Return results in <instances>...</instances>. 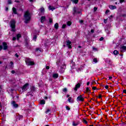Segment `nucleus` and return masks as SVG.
I'll return each instance as SVG.
<instances>
[{
  "label": "nucleus",
  "instance_id": "7",
  "mask_svg": "<svg viewBox=\"0 0 126 126\" xmlns=\"http://www.w3.org/2000/svg\"><path fill=\"white\" fill-rule=\"evenodd\" d=\"M74 13L73 14H79L81 13V11H78V9H76V7H74L73 8Z\"/></svg>",
  "mask_w": 126,
  "mask_h": 126
},
{
  "label": "nucleus",
  "instance_id": "6",
  "mask_svg": "<svg viewBox=\"0 0 126 126\" xmlns=\"http://www.w3.org/2000/svg\"><path fill=\"white\" fill-rule=\"evenodd\" d=\"M27 65H33L34 64V63L33 62L30 61L29 59H28L26 62Z\"/></svg>",
  "mask_w": 126,
  "mask_h": 126
},
{
  "label": "nucleus",
  "instance_id": "8",
  "mask_svg": "<svg viewBox=\"0 0 126 126\" xmlns=\"http://www.w3.org/2000/svg\"><path fill=\"white\" fill-rule=\"evenodd\" d=\"M66 45L69 49H71V41L69 40L66 41Z\"/></svg>",
  "mask_w": 126,
  "mask_h": 126
},
{
  "label": "nucleus",
  "instance_id": "29",
  "mask_svg": "<svg viewBox=\"0 0 126 126\" xmlns=\"http://www.w3.org/2000/svg\"><path fill=\"white\" fill-rule=\"evenodd\" d=\"M78 125H79V123H74V122H73L72 125H73V126H78Z\"/></svg>",
  "mask_w": 126,
  "mask_h": 126
},
{
  "label": "nucleus",
  "instance_id": "31",
  "mask_svg": "<svg viewBox=\"0 0 126 126\" xmlns=\"http://www.w3.org/2000/svg\"><path fill=\"white\" fill-rule=\"evenodd\" d=\"M36 39H37V36L34 35V36H33V41H35V42H36Z\"/></svg>",
  "mask_w": 126,
  "mask_h": 126
},
{
  "label": "nucleus",
  "instance_id": "12",
  "mask_svg": "<svg viewBox=\"0 0 126 126\" xmlns=\"http://www.w3.org/2000/svg\"><path fill=\"white\" fill-rule=\"evenodd\" d=\"M109 8H110V9H111L112 10H114V9H117V6H114V5H109Z\"/></svg>",
  "mask_w": 126,
  "mask_h": 126
},
{
  "label": "nucleus",
  "instance_id": "9",
  "mask_svg": "<svg viewBox=\"0 0 126 126\" xmlns=\"http://www.w3.org/2000/svg\"><path fill=\"white\" fill-rule=\"evenodd\" d=\"M11 104L12 105L13 107H14V108H18L19 105L18 104H16V103L15 102V101H13L11 102Z\"/></svg>",
  "mask_w": 126,
  "mask_h": 126
},
{
  "label": "nucleus",
  "instance_id": "42",
  "mask_svg": "<svg viewBox=\"0 0 126 126\" xmlns=\"http://www.w3.org/2000/svg\"><path fill=\"white\" fill-rule=\"evenodd\" d=\"M97 8L96 7H94V11H96L97 10Z\"/></svg>",
  "mask_w": 126,
  "mask_h": 126
},
{
  "label": "nucleus",
  "instance_id": "55",
  "mask_svg": "<svg viewBox=\"0 0 126 126\" xmlns=\"http://www.w3.org/2000/svg\"><path fill=\"white\" fill-rule=\"evenodd\" d=\"M113 78V77L112 76H109V79L110 80H111V79H112Z\"/></svg>",
  "mask_w": 126,
  "mask_h": 126
},
{
  "label": "nucleus",
  "instance_id": "35",
  "mask_svg": "<svg viewBox=\"0 0 126 126\" xmlns=\"http://www.w3.org/2000/svg\"><path fill=\"white\" fill-rule=\"evenodd\" d=\"M65 108H66V110H67L68 111H69V110H70V108L68 106H66Z\"/></svg>",
  "mask_w": 126,
  "mask_h": 126
},
{
  "label": "nucleus",
  "instance_id": "21",
  "mask_svg": "<svg viewBox=\"0 0 126 126\" xmlns=\"http://www.w3.org/2000/svg\"><path fill=\"white\" fill-rule=\"evenodd\" d=\"M71 1L75 4L78 3V0H71Z\"/></svg>",
  "mask_w": 126,
  "mask_h": 126
},
{
  "label": "nucleus",
  "instance_id": "13",
  "mask_svg": "<svg viewBox=\"0 0 126 126\" xmlns=\"http://www.w3.org/2000/svg\"><path fill=\"white\" fill-rule=\"evenodd\" d=\"M48 8H49V10H52V11H53L54 10V9H56V7H55L53 6H51V5H50L49 6Z\"/></svg>",
  "mask_w": 126,
  "mask_h": 126
},
{
  "label": "nucleus",
  "instance_id": "58",
  "mask_svg": "<svg viewBox=\"0 0 126 126\" xmlns=\"http://www.w3.org/2000/svg\"><path fill=\"white\" fill-rule=\"evenodd\" d=\"M15 57H16L17 58H18L19 56L17 55V53H16L15 55Z\"/></svg>",
  "mask_w": 126,
  "mask_h": 126
},
{
  "label": "nucleus",
  "instance_id": "16",
  "mask_svg": "<svg viewBox=\"0 0 126 126\" xmlns=\"http://www.w3.org/2000/svg\"><path fill=\"white\" fill-rule=\"evenodd\" d=\"M53 77L54 78H58V77H59V74H58V73L53 74Z\"/></svg>",
  "mask_w": 126,
  "mask_h": 126
},
{
  "label": "nucleus",
  "instance_id": "4",
  "mask_svg": "<svg viewBox=\"0 0 126 126\" xmlns=\"http://www.w3.org/2000/svg\"><path fill=\"white\" fill-rule=\"evenodd\" d=\"M76 100L77 102H83V101H84V98H83L82 95H80L77 97Z\"/></svg>",
  "mask_w": 126,
  "mask_h": 126
},
{
  "label": "nucleus",
  "instance_id": "14",
  "mask_svg": "<svg viewBox=\"0 0 126 126\" xmlns=\"http://www.w3.org/2000/svg\"><path fill=\"white\" fill-rule=\"evenodd\" d=\"M41 22V23H43L45 20H46V17L45 16H42L40 18Z\"/></svg>",
  "mask_w": 126,
  "mask_h": 126
},
{
  "label": "nucleus",
  "instance_id": "27",
  "mask_svg": "<svg viewBox=\"0 0 126 126\" xmlns=\"http://www.w3.org/2000/svg\"><path fill=\"white\" fill-rule=\"evenodd\" d=\"M19 38H21V34H18L17 35V38L18 39V40H19Z\"/></svg>",
  "mask_w": 126,
  "mask_h": 126
},
{
  "label": "nucleus",
  "instance_id": "19",
  "mask_svg": "<svg viewBox=\"0 0 126 126\" xmlns=\"http://www.w3.org/2000/svg\"><path fill=\"white\" fill-rule=\"evenodd\" d=\"M12 10H13V12L15 14H17V11L16 10V8H15V7H13Z\"/></svg>",
  "mask_w": 126,
  "mask_h": 126
},
{
  "label": "nucleus",
  "instance_id": "41",
  "mask_svg": "<svg viewBox=\"0 0 126 126\" xmlns=\"http://www.w3.org/2000/svg\"><path fill=\"white\" fill-rule=\"evenodd\" d=\"M103 40H104V37H100L99 39V41H103Z\"/></svg>",
  "mask_w": 126,
  "mask_h": 126
},
{
  "label": "nucleus",
  "instance_id": "64",
  "mask_svg": "<svg viewBox=\"0 0 126 126\" xmlns=\"http://www.w3.org/2000/svg\"><path fill=\"white\" fill-rule=\"evenodd\" d=\"M44 99H45L46 100H47V99H48V97H47V96H45V97H44Z\"/></svg>",
  "mask_w": 126,
  "mask_h": 126
},
{
  "label": "nucleus",
  "instance_id": "1",
  "mask_svg": "<svg viewBox=\"0 0 126 126\" xmlns=\"http://www.w3.org/2000/svg\"><path fill=\"white\" fill-rule=\"evenodd\" d=\"M24 17L25 19V22L26 23H28V22L30 21V19H31V15H30V13H29V11H27L25 13Z\"/></svg>",
  "mask_w": 126,
  "mask_h": 126
},
{
  "label": "nucleus",
  "instance_id": "39",
  "mask_svg": "<svg viewBox=\"0 0 126 126\" xmlns=\"http://www.w3.org/2000/svg\"><path fill=\"white\" fill-rule=\"evenodd\" d=\"M53 22V19H49V23H52Z\"/></svg>",
  "mask_w": 126,
  "mask_h": 126
},
{
  "label": "nucleus",
  "instance_id": "5",
  "mask_svg": "<svg viewBox=\"0 0 126 126\" xmlns=\"http://www.w3.org/2000/svg\"><path fill=\"white\" fill-rule=\"evenodd\" d=\"M120 52L121 53H125V52H126V46L125 45H121Z\"/></svg>",
  "mask_w": 126,
  "mask_h": 126
},
{
  "label": "nucleus",
  "instance_id": "2",
  "mask_svg": "<svg viewBox=\"0 0 126 126\" xmlns=\"http://www.w3.org/2000/svg\"><path fill=\"white\" fill-rule=\"evenodd\" d=\"M28 87H29V84L28 83L25 84L22 88V91L20 92L21 93H23V92H25V91H27V90L28 89Z\"/></svg>",
  "mask_w": 126,
  "mask_h": 126
},
{
  "label": "nucleus",
  "instance_id": "53",
  "mask_svg": "<svg viewBox=\"0 0 126 126\" xmlns=\"http://www.w3.org/2000/svg\"><path fill=\"white\" fill-rule=\"evenodd\" d=\"M2 50V46L1 45H0V51Z\"/></svg>",
  "mask_w": 126,
  "mask_h": 126
},
{
  "label": "nucleus",
  "instance_id": "61",
  "mask_svg": "<svg viewBox=\"0 0 126 126\" xmlns=\"http://www.w3.org/2000/svg\"><path fill=\"white\" fill-rule=\"evenodd\" d=\"M89 84H90V82H88L87 83V85H89Z\"/></svg>",
  "mask_w": 126,
  "mask_h": 126
},
{
  "label": "nucleus",
  "instance_id": "51",
  "mask_svg": "<svg viewBox=\"0 0 126 126\" xmlns=\"http://www.w3.org/2000/svg\"><path fill=\"white\" fill-rule=\"evenodd\" d=\"M109 12H110V10H107L106 11V12H105V13L107 14V13H109Z\"/></svg>",
  "mask_w": 126,
  "mask_h": 126
},
{
  "label": "nucleus",
  "instance_id": "46",
  "mask_svg": "<svg viewBox=\"0 0 126 126\" xmlns=\"http://www.w3.org/2000/svg\"><path fill=\"white\" fill-rule=\"evenodd\" d=\"M11 73H12V74H14V73H15V71H14V70H12V71H11Z\"/></svg>",
  "mask_w": 126,
  "mask_h": 126
},
{
  "label": "nucleus",
  "instance_id": "22",
  "mask_svg": "<svg viewBox=\"0 0 126 126\" xmlns=\"http://www.w3.org/2000/svg\"><path fill=\"white\" fill-rule=\"evenodd\" d=\"M93 63H98V59L94 58L93 59Z\"/></svg>",
  "mask_w": 126,
  "mask_h": 126
},
{
  "label": "nucleus",
  "instance_id": "57",
  "mask_svg": "<svg viewBox=\"0 0 126 126\" xmlns=\"http://www.w3.org/2000/svg\"><path fill=\"white\" fill-rule=\"evenodd\" d=\"M104 23H107V20L104 19Z\"/></svg>",
  "mask_w": 126,
  "mask_h": 126
},
{
  "label": "nucleus",
  "instance_id": "36",
  "mask_svg": "<svg viewBox=\"0 0 126 126\" xmlns=\"http://www.w3.org/2000/svg\"><path fill=\"white\" fill-rule=\"evenodd\" d=\"M66 91H67V89L65 88L63 89V92H66Z\"/></svg>",
  "mask_w": 126,
  "mask_h": 126
},
{
  "label": "nucleus",
  "instance_id": "40",
  "mask_svg": "<svg viewBox=\"0 0 126 126\" xmlns=\"http://www.w3.org/2000/svg\"><path fill=\"white\" fill-rule=\"evenodd\" d=\"M102 98V95L101 94H99L98 95V98L101 99Z\"/></svg>",
  "mask_w": 126,
  "mask_h": 126
},
{
  "label": "nucleus",
  "instance_id": "28",
  "mask_svg": "<svg viewBox=\"0 0 126 126\" xmlns=\"http://www.w3.org/2000/svg\"><path fill=\"white\" fill-rule=\"evenodd\" d=\"M67 25L68 26H70V25H71V22H70V21H68V22H67Z\"/></svg>",
  "mask_w": 126,
  "mask_h": 126
},
{
  "label": "nucleus",
  "instance_id": "20",
  "mask_svg": "<svg viewBox=\"0 0 126 126\" xmlns=\"http://www.w3.org/2000/svg\"><path fill=\"white\" fill-rule=\"evenodd\" d=\"M54 28H55L56 30L59 29V23H56L54 25Z\"/></svg>",
  "mask_w": 126,
  "mask_h": 126
},
{
  "label": "nucleus",
  "instance_id": "45",
  "mask_svg": "<svg viewBox=\"0 0 126 126\" xmlns=\"http://www.w3.org/2000/svg\"><path fill=\"white\" fill-rule=\"evenodd\" d=\"M121 16H123V17H126V14H124L122 15Z\"/></svg>",
  "mask_w": 126,
  "mask_h": 126
},
{
  "label": "nucleus",
  "instance_id": "48",
  "mask_svg": "<svg viewBox=\"0 0 126 126\" xmlns=\"http://www.w3.org/2000/svg\"><path fill=\"white\" fill-rule=\"evenodd\" d=\"M105 89H108V88H109V86H108V85L105 86Z\"/></svg>",
  "mask_w": 126,
  "mask_h": 126
},
{
  "label": "nucleus",
  "instance_id": "25",
  "mask_svg": "<svg viewBox=\"0 0 126 126\" xmlns=\"http://www.w3.org/2000/svg\"><path fill=\"white\" fill-rule=\"evenodd\" d=\"M18 118L19 121H20L23 118V116L22 115H19L18 116Z\"/></svg>",
  "mask_w": 126,
  "mask_h": 126
},
{
  "label": "nucleus",
  "instance_id": "37",
  "mask_svg": "<svg viewBox=\"0 0 126 126\" xmlns=\"http://www.w3.org/2000/svg\"><path fill=\"white\" fill-rule=\"evenodd\" d=\"M83 122H84V124H86V125H87V124L88 123L87 121H86V120H84Z\"/></svg>",
  "mask_w": 126,
  "mask_h": 126
},
{
  "label": "nucleus",
  "instance_id": "49",
  "mask_svg": "<svg viewBox=\"0 0 126 126\" xmlns=\"http://www.w3.org/2000/svg\"><path fill=\"white\" fill-rule=\"evenodd\" d=\"M12 40L13 41H15L16 40V37H13Z\"/></svg>",
  "mask_w": 126,
  "mask_h": 126
},
{
  "label": "nucleus",
  "instance_id": "34",
  "mask_svg": "<svg viewBox=\"0 0 126 126\" xmlns=\"http://www.w3.org/2000/svg\"><path fill=\"white\" fill-rule=\"evenodd\" d=\"M66 27V25L63 24V25L62 26V28H63V29H64V28H65Z\"/></svg>",
  "mask_w": 126,
  "mask_h": 126
},
{
  "label": "nucleus",
  "instance_id": "23",
  "mask_svg": "<svg viewBox=\"0 0 126 126\" xmlns=\"http://www.w3.org/2000/svg\"><path fill=\"white\" fill-rule=\"evenodd\" d=\"M46 103V102L45 101V100H41V101H40V104H41V105H45V103Z\"/></svg>",
  "mask_w": 126,
  "mask_h": 126
},
{
  "label": "nucleus",
  "instance_id": "38",
  "mask_svg": "<svg viewBox=\"0 0 126 126\" xmlns=\"http://www.w3.org/2000/svg\"><path fill=\"white\" fill-rule=\"evenodd\" d=\"M93 51H94V52H96V51H97V48L95 47H93Z\"/></svg>",
  "mask_w": 126,
  "mask_h": 126
},
{
  "label": "nucleus",
  "instance_id": "56",
  "mask_svg": "<svg viewBox=\"0 0 126 126\" xmlns=\"http://www.w3.org/2000/svg\"><path fill=\"white\" fill-rule=\"evenodd\" d=\"M123 93H125V94H126V90H124L123 91Z\"/></svg>",
  "mask_w": 126,
  "mask_h": 126
},
{
  "label": "nucleus",
  "instance_id": "17",
  "mask_svg": "<svg viewBox=\"0 0 126 126\" xmlns=\"http://www.w3.org/2000/svg\"><path fill=\"white\" fill-rule=\"evenodd\" d=\"M68 101L69 103H73V99H72L71 97H69L68 98Z\"/></svg>",
  "mask_w": 126,
  "mask_h": 126
},
{
  "label": "nucleus",
  "instance_id": "15",
  "mask_svg": "<svg viewBox=\"0 0 126 126\" xmlns=\"http://www.w3.org/2000/svg\"><path fill=\"white\" fill-rule=\"evenodd\" d=\"M39 11L41 13H44V12H45V8L41 7L39 9Z\"/></svg>",
  "mask_w": 126,
  "mask_h": 126
},
{
  "label": "nucleus",
  "instance_id": "54",
  "mask_svg": "<svg viewBox=\"0 0 126 126\" xmlns=\"http://www.w3.org/2000/svg\"><path fill=\"white\" fill-rule=\"evenodd\" d=\"M91 33H94V30H91Z\"/></svg>",
  "mask_w": 126,
  "mask_h": 126
},
{
  "label": "nucleus",
  "instance_id": "60",
  "mask_svg": "<svg viewBox=\"0 0 126 126\" xmlns=\"http://www.w3.org/2000/svg\"><path fill=\"white\" fill-rule=\"evenodd\" d=\"M1 92V86H0V93Z\"/></svg>",
  "mask_w": 126,
  "mask_h": 126
},
{
  "label": "nucleus",
  "instance_id": "30",
  "mask_svg": "<svg viewBox=\"0 0 126 126\" xmlns=\"http://www.w3.org/2000/svg\"><path fill=\"white\" fill-rule=\"evenodd\" d=\"M86 91L88 93H90V90H89V88L87 87L86 88Z\"/></svg>",
  "mask_w": 126,
  "mask_h": 126
},
{
  "label": "nucleus",
  "instance_id": "24",
  "mask_svg": "<svg viewBox=\"0 0 126 126\" xmlns=\"http://www.w3.org/2000/svg\"><path fill=\"white\" fill-rule=\"evenodd\" d=\"M113 54L116 56V55H118V54H119V51H118V50H115L113 52Z\"/></svg>",
  "mask_w": 126,
  "mask_h": 126
},
{
  "label": "nucleus",
  "instance_id": "18",
  "mask_svg": "<svg viewBox=\"0 0 126 126\" xmlns=\"http://www.w3.org/2000/svg\"><path fill=\"white\" fill-rule=\"evenodd\" d=\"M26 47H27L28 49H31V46L29 45V43H28V42L26 43Z\"/></svg>",
  "mask_w": 126,
  "mask_h": 126
},
{
  "label": "nucleus",
  "instance_id": "52",
  "mask_svg": "<svg viewBox=\"0 0 126 126\" xmlns=\"http://www.w3.org/2000/svg\"><path fill=\"white\" fill-rule=\"evenodd\" d=\"M79 23L81 24L83 23V20H80Z\"/></svg>",
  "mask_w": 126,
  "mask_h": 126
},
{
  "label": "nucleus",
  "instance_id": "62",
  "mask_svg": "<svg viewBox=\"0 0 126 126\" xmlns=\"http://www.w3.org/2000/svg\"><path fill=\"white\" fill-rule=\"evenodd\" d=\"M5 10H6V11H7V10H8V7H6V9H5Z\"/></svg>",
  "mask_w": 126,
  "mask_h": 126
},
{
  "label": "nucleus",
  "instance_id": "11",
  "mask_svg": "<svg viewBox=\"0 0 126 126\" xmlns=\"http://www.w3.org/2000/svg\"><path fill=\"white\" fill-rule=\"evenodd\" d=\"M3 50L7 49V44L5 42H3Z\"/></svg>",
  "mask_w": 126,
  "mask_h": 126
},
{
  "label": "nucleus",
  "instance_id": "59",
  "mask_svg": "<svg viewBox=\"0 0 126 126\" xmlns=\"http://www.w3.org/2000/svg\"><path fill=\"white\" fill-rule=\"evenodd\" d=\"M36 52H38V51H40V49H39V48H36Z\"/></svg>",
  "mask_w": 126,
  "mask_h": 126
},
{
  "label": "nucleus",
  "instance_id": "26",
  "mask_svg": "<svg viewBox=\"0 0 126 126\" xmlns=\"http://www.w3.org/2000/svg\"><path fill=\"white\" fill-rule=\"evenodd\" d=\"M31 91H35V87L32 86L31 88Z\"/></svg>",
  "mask_w": 126,
  "mask_h": 126
},
{
  "label": "nucleus",
  "instance_id": "44",
  "mask_svg": "<svg viewBox=\"0 0 126 126\" xmlns=\"http://www.w3.org/2000/svg\"><path fill=\"white\" fill-rule=\"evenodd\" d=\"M125 1V0H120V3H122V2H124Z\"/></svg>",
  "mask_w": 126,
  "mask_h": 126
},
{
  "label": "nucleus",
  "instance_id": "47",
  "mask_svg": "<svg viewBox=\"0 0 126 126\" xmlns=\"http://www.w3.org/2000/svg\"><path fill=\"white\" fill-rule=\"evenodd\" d=\"M46 69H50V66H46Z\"/></svg>",
  "mask_w": 126,
  "mask_h": 126
},
{
  "label": "nucleus",
  "instance_id": "32",
  "mask_svg": "<svg viewBox=\"0 0 126 126\" xmlns=\"http://www.w3.org/2000/svg\"><path fill=\"white\" fill-rule=\"evenodd\" d=\"M10 64L11 67H13V62H11L10 63Z\"/></svg>",
  "mask_w": 126,
  "mask_h": 126
},
{
  "label": "nucleus",
  "instance_id": "43",
  "mask_svg": "<svg viewBox=\"0 0 126 126\" xmlns=\"http://www.w3.org/2000/svg\"><path fill=\"white\" fill-rule=\"evenodd\" d=\"M49 112H50V110L47 109V111L45 112V113H46V114H48V113H49Z\"/></svg>",
  "mask_w": 126,
  "mask_h": 126
},
{
  "label": "nucleus",
  "instance_id": "33",
  "mask_svg": "<svg viewBox=\"0 0 126 126\" xmlns=\"http://www.w3.org/2000/svg\"><path fill=\"white\" fill-rule=\"evenodd\" d=\"M12 3V1H11V0H8V4H11Z\"/></svg>",
  "mask_w": 126,
  "mask_h": 126
},
{
  "label": "nucleus",
  "instance_id": "50",
  "mask_svg": "<svg viewBox=\"0 0 126 126\" xmlns=\"http://www.w3.org/2000/svg\"><path fill=\"white\" fill-rule=\"evenodd\" d=\"M96 88H96V87H93V90H96Z\"/></svg>",
  "mask_w": 126,
  "mask_h": 126
},
{
  "label": "nucleus",
  "instance_id": "63",
  "mask_svg": "<svg viewBox=\"0 0 126 126\" xmlns=\"http://www.w3.org/2000/svg\"><path fill=\"white\" fill-rule=\"evenodd\" d=\"M64 66H65V64H63V68H64Z\"/></svg>",
  "mask_w": 126,
  "mask_h": 126
},
{
  "label": "nucleus",
  "instance_id": "3",
  "mask_svg": "<svg viewBox=\"0 0 126 126\" xmlns=\"http://www.w3.org/2000/svg\"><path fill=\"white\" fill-rule=\"evenodd\" d=\"M10 26L12 28V31L14 32V31H15V20H12L10 21Z\"/></svg>",
  "mask_w": 126,
  "mask_h": 126
},
{
  "label": "nucleus",
  "instance_id": "10",
  "mask_svg": "<svg viewBox=\"0 0 126 126\" xmlns=\"http://www.w3.org/2000/svg\"><path fill=\"white\" fill-rule=\"evenodd\" d=\"M80 88V84L78 83L77 85H76L75 88H74V90H75V91H77V89H78V88Z\"/></svg>",
  "mask_w": 126,
  "mask_h": 126
}]
</instances>
